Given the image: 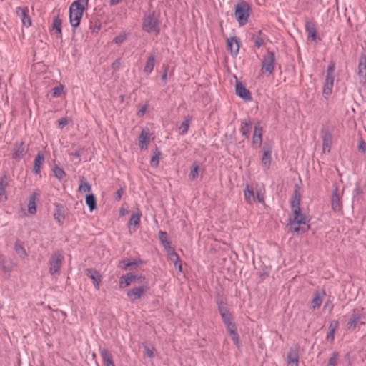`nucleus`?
<instances>
[{
	"mask_svg": "<svg viewBox=\"0 0 366 366\" xmlns=\"http://www.w3.org/2000/svg\"><path fill=\"white\" fill-rule=\"evenodd\" d=\"M257 201L259 202V203H264V195L262 192H257Z\"/></svg>",
	"mask_w": 366,
	"mask_h": 366,
	"instance_id": "60",
	"label": "nucleus"
},
{
	"mask_svg": "<svg viewBox=\"0 0 366 366\" xmlns=\"http://www.w3.org/2000/svg\"><path fill=\"white\" fill-rule=\"evenodd\" d=\"M44 156L41 153L39 152L35 158V160H34V169H33V171H34V173L38 174L40 173V167H41V164L42 163V162L44 161Z\"/></svg>",
	"mask_w": 366,
	"mask_h": 366,
	"instance_id": "33",
	"label": "nucleus"
},
{
	"mask_svg": "<svg viewBox=\"0 0 366 366\" xmlns=\"http://www.w3.org/2000/svg\"><path fill=\"white\" fill-rule=\"evenodd\" d=\"M169 259H170L171 261L173 262V263H174L175 267H177V264L179 263H180L179 257L178 256V254L177 253H175L174 254H173L171 257H169Z\"/></svg>",
	"mask_w": 366,
	"mask_h": 366,
	"instance_id": "52",
	"label": "nucleus"
},
{
	"mask_svg": "<svg viewBox=\"0 0 366 366\" xmlns=\"http://www.w3.org/2000/svg\"><path fill=\"white\" fill-rule=\"evenodd\" d=\"M8 187V177L4 175L0 178V201L7 199L6 189Z\"/></svg>",
	"mask_w": 366,
	"mask_h": 366,
	"instance_id": "22",
	"label": "nucleus"
},
{
	"mask_svg": "<svg viewBox=\"0 0 366 366\" xmlns=\"http://www.w3.org/2000/svg\"><path fill=\"white\" fill-rule=\"evenodd\" d=\"M362 193V189L360 188V185L358 184H357L356 186H355V189L353 191L354 198L356 196L360 195Z\"/></svg>",
	"mask_w": 366,
	"mask_h": 366,
	"instance_id": "57",
	"label": "nucleus"
},
{
	"mask_svg": "<svg viewBox=\"0 0 366 366\" xmlns=\"http://www.w3.org/2000/svg\"><path fill=\"white\" fill-rule=\"evenodd\" d=\"M68 119L66 117L61 118L58 121L59 127L63 128L68 124Z\"/></svg>",
	"mask_w": 366,
	"mask_h": 366,
	"instance_id": "58",
	"label": "nucleus"
},
{
	"mask_svg": "<svg viewBox=\"0 0 366 366\" xmlns=\"http://www.w3.org/2000/svg\"><path fill=\"white\" fill-rule=\"evenodd\" d=\"M149 287L146 285H143L140 287H136L129 290L127 292V295L132 302H134L137 300L140 299L142 295L148 290Z\"/></svg>",
	"mask_w": 366,
	"mask_h": 366,
	"instance_id": "7",
	"label": "nucleus"
},
{
	"mask_svg": "<svg viewBox=\"0 0 366 366\" xmlns=\"http://www.w3.org/2000/svg\"><path fill=\"white\" fill-rule=\"evenodd\" d=\"M53 171L54 176L60 180L62 179L66 175L65 172L60 167H55Z\"/></svg>",
	"mask_w": 366,
	"mask_h": 366,
	"instance_id": "39",
	"label": "nucleus"
},
{
	"mask_svg": "<svg viewBox=\"0 0 366 366\" xmlns=\"http://www.w3.org/2000/svg\"><path fill=\"white\" fill-rule=\"evenodd\" d=\"M15 251L21 258H24L26 256V250L19 242H16L15 244Z\"/></svg>",
	"mask_w": 366,
	"mask_h": 366,
	"instance_id": "36",
	"label": "nucleus"
},
{
	"mask_svg": "<svg viewBox=\"0 0 366 366\" xmlns=\"http://www.w3.org/2000/svg\"><path fill=\"white\" fill-rule=\"evenodd\" d=\"M338 356H339L338 352H333L332 356L329 359L327 366H336Z\"/></svg>",
	"mask_w": 366,
	"mask_h": 366,
	"instance_id": "44",
	"label": "nucleus"
},
{
	"mask_svg": "<svg viewBox=\"0 0 366 366\" xmlns=\"http://www.w3.org/2000/svg\"><path fill=\"white\" fill-rule=\"evenodd\" d=\"M164 249H165V250H166L169 257L176 253V252L174 249V248L172 247L170 242L168 243V244L164 245Z\"/></svg>",
	"mask_w": 366,
	"mask_h": 366,
	"instance_id": "48",
	"label": "nucleus"
},
{
	"mask_svg": "<svg viewBox=\"0 0 366 366\" xmlns=\"http://www.w3.org/2000/svg\"><path fill=\"white\" fill-rule=\"evenodd\" d=\"M148 108V104H144L137 112V114L138 117H142L145 114L147 109Z\"/></svg>",
	"mask_w": 366,
	"mask_h": 366,
	"instance_id": "54",
	"label": "nucleus"
},
{
	"mask_svg": "<svg viewBox=\"0 0 366 366\" xmlns=\"http://www.w3.org/2000/svg\"><path fill=\"white\" fill-rule=\"evenodd\" d=\"M357 322V318L354 317L350 320V321L348 322V327H355Z\"/></svg>",
	"mask_w": 366,
	"mask_h": 366,
	"instance_id": "61",
	"label": "nucleus"
},
{
	"mask_svg": "<svg viewBox=\"0 0 366 366\" xmlns=\"http://www.w3.org/2000/svg\"><path fill=\"white\" fill-rule=\"evenodd\" d=\"M79 191L81 193L89 192L91 191V185L86 180L82 179L79 187Z\"/></svg>",
	"mask_w": 366,
	"mask_h": 366,
	"instance_id": "37",
	"label": "nucleus"
},
{
	"mask_svg": "<svg viewBox=\"0 0 366 366\" xmlns=\"http://www.w3.org/2000/svg\"><path fill=\"white\" fill-rule=\"evenodd\" d=\"M16 14L24 26L29 27L31 26V19L29 15V9L27 7H17Z\"/></svg>",
	"mask_w": 366,
	"mask_h": 366,
	"instance_id": "8",
	"label": "nucleus"
},
{
	"mask_svg": "<svg viewBox=\"0 0 366 366\" xmlns=\"http://www.w3.org/2000/svg\"><path fill=\"white\" fill-rule=\"evenodd\" d=\"M136 279L137 276L131 273L121 276L119 282V288H124L129 286Z\"/></svg>",
	"mask_w": 366,
	"mask_h": 366,
	"instance_id": "17",
	"label": "nucleus"
},
{
	"mask_svg": "<svg viewBox=\"0 0 366 366\" xmlns=\"http://www.w3.org/2000/svg\"><path fill=\"white\" fill-rule=\"evenodd\" d=\"M333 86L334 84L325 81L322 89V94L325 98H328V97L332 93Z\"/></svg>",
	"mask_w": 366,
	"mask_h": 366,
	"instance_id": "35",
	"label": "nucleus"
},
{
	"mask_svg": "<svg viewBox=\"0 0 366 366\" xmlns=\"http://www.w3.org/2000/svg\"><path fill=\"white\" fill-rule=\"evenodd\" d=\"M332 207L333 210L339 211L341 208L340 197L338 195V188L335 187L332 196Z\"/></svg>",
	"mask_w": 366,
	"mask_h": 366,
	"instance_id": "23",
	"label": "nucleus"
},
{
	"mask_svg": "<svg viewBox=\"0 0 366 366\" xmlns=\"http://www.w3.org/2000/svg\"><path fill=\"white\" fill-rule=\"evenodd\" d=\"M86 203L89 207L90 211H93L97 207V202L94 194H89L86 197Z\"/></svg>",
	"mask_w": 366,
	"mask_h": 366,
	"instance_id": "34",
	"label": "nucleus"
},
{
	"mask_svg": "<svg viewBox=\"0 0 366 366\" xmlns=\"http://www.w3.org/2000/svg\"><path fill=\"white\" fill-rule=\"evenodd\" d=\"M307 221V217L302 214L300 211L297 213L292 212V217L290 219V229L292 232H299L300 231L305 232V227H300V226L306 225Z\"/></svg>",
	"mask_w": 366,
	"mask_h": 366,
	"instance_id": "4",
	"label": "nucleus"
},
{
	"mask_svg": "<svg viewBox=\"0 0 366 366\" xmlns=\"http://www.w3.org/2000/svg\"><path fill=\"white\" fill-rule=\"evenodd\" d=\"M335 70V65L334 63H331L327 67V74H326L325 81L334 84Z\"/></svg>",
	"mask_w": 366,
	"mask_h": 366,
	"instance_id": "28",
	"label": "nucleus"
},
{
	"mask_svg": "<svg viewBox=\"0 0 366 366\" xmlns=\"http://www.w3.org/2000/svg\"><path fill=\"white\" fill-rule=\"evenodd\" d=\"M226 327H227V329L228 332H229V334H233V333L237 332V327H236L234 322H232V324H228Z\"/></svg>",
	"mask_w": 366,
	"mask_h": 366,
	"instance_id": "51",
	"label": "nucleus"
},
{
	"mask_svg": "<svg viewBox=\"0 0 366 366\" xmlns=\"http://www.w3.org/2000/svg\"><path fill=\"white\" fill-rule=\"evenodd\" d=\"M244 195L245 201L249 204H252L254 200V189L252 186L247 184L246 187L244 190Z\"/></svg>",
	"mask_w": 366,
	"mask_h": 366,
	"instance_id": "24",
	"label": "nucleus"
},
{
	"mask_svg": "<svg viewBox=\"0 0 366 366\" xmlns=\"http://www.w3.org/2000/svg\"><path fill=\"white\" fill-rule=\"evenodd\" d=\"M159 239L163 246L168 244V243L170 242L167 238V232L163 231L159 232Z\"/></svg>",
	"mask_w": 366,
	"mask_h": 366,
	"instance_id": "41",
	"label": "nucleus"
},
{
	"mask_svg": "<svg viewBox=\"0 0 366 366\" xmlns=\"http://www.w3.org/2000/svg\"><path fill=\"white\" fill-rule=\"evenodd\" d=\"M325 295L324 291L317 292L315 295L311 303L313 310H316L320 307Z\"/></svg>",
	"mask_w": 366,
	"mask_h": 366,
	"instance_id": "27",
	"label": "nucleus"
},
{
	"mask_svg": "<svg viewBox=\"0 0 366 366\" xmlns=\"http://www.w3.org/2000/svg\"><path fill=\"white\" fill-rule=\"evenodd\" d=\"M142 29L147 33H159V26L157 19L154 16V13H149L143 19Z\"/></svg>",
	"mask_w": 366,
	"mask_h": 366,
	"instance_id": "5",
	"label": "nucleus"
},
{
	"mask_svg": "<svg viewBox=\"0 0 366 366\" xmlns=\"http://www.w3.org/2000/svg\"><path fill=\"white\" fill-rule=\"evenodd\" d=\"M26 150L24 142H16L12 152V158L15 159H21L26 154Z\"/></svg>",
	"mask_w": 366,
	"mask_h": 366,
	"instance_id": "12",
	"label": "nucleus"
},
{
	"mask_svg": "<svg viewBox=\"0 0 366 366\" xmlns=\"http://www.w3.org/2000/svg\"><path fill=\"white\" fill-rule=\"evenodd\" d=\"M54 219L58 223L61 224L64 220V216L62 213L58 212L54 214Z\"/></svg>",
	"mask_w": 366,
	"mask_h": 366,
	"instance_id": "50",
	"label": "nucleus"
},
{
	"mask_svg": "<svg viewBox=\"0 0 366 366\" xmlns=\"http://www.w3.org/2000/svg\"><path fill=\"white\" fill-rule=\"evenodd\" d=\"M199 174V167L197 165L194 166L189 173V178L191 179H195Z\"/></svg>",
	"mask_w": 366,
	"mask_h": 366,
	"instance_id": "46",
	"label": "nucleus"
},
{
	"mask_svg": "<svg viewBox=\"0 0 366 366\" xmlns=\"http://www.w3.org/2000/svg\"><path fill=\"white\" fill-rule=\"evenodd\" d=\"M121 65V60L119 59L114 61L112 64V68L114 70H117Z\"/></svg>",
	"mask_w": 366,
	"mask_h": 366,
	"instance_id": "62",
	"label": "nucleus"
},
{
	"mask_svg": "<svg viewBox=\"0 0 366 366\" xmlns=\"http://www.w3.org/2000/svg\"><path fill=\"white\" fill-rule=\"evenodd\" d=\"M61 24L62 22L59 15L54 18L52 28L58 37L61 36Z\"/></svg>",
	"mask_w": 366,
	"mask_h": 366,
	"instance_id": "30",
	"label": "nucleus"
},
{
	"mask_svg": "<svg viewBox=\"0 0 366 366\" xmlns=\"http://www.w3.org/2000/svg\"><path fill=\"white\" fill-rule=\"evenodd\" d=\"M64 261V256L59 251L55 252L49 261V272L51 275L59 274L61 264Z\"/></svg>",
	"mask_w": 366,
	"mask_h": 366,
	"instance_id": "6",
	"label": "nucleus"
},
{
	"mask_svg": "<svg viewBox=\"0 0 366 366\" xmlns=\"http://www.w3.org/2000/svg\"><path fill=\"white\" fill-rule=\"evenodd\" d=\"M38 200V194L33 193L30 197L28 204V212L34 214L36 212V201Z\"/></svg>",
	"mask_w": 366,
	"mask_h": 366,
	"instance_id": "26",
	"label": "nucleus"
},
{
	"mask_svg": "<svg viewBox=\"0 0 366 366\" xmlns=\"http://www.w3.org/2000/svg\"><path fill=\"white\" fill-rule=\"evenodd\" d=\"M141 213L139 212L133 214L129 219L130 224H134V226H137L139 224L140 222V217H141Z\"/></svg>",
	"mask_w": 366,
	"mask_h": 366,
	"instance_id": "38",
	"label": "nucleus"
},
{
	"mask_svg": "<svg viewBox=\"0 0 366 366\" xmlns=\"http://www.w3.org/2000/svg\"><path fill=\"white\" fill-rule=\"evenodd\" d=\"M338 327V322L333 320L330 322L329 326V330L335 332Z\"/></svg>",
	"mask_w": 366,
	"mask_h": 366,
	"instance_id": "55",
	"label": "nucleus"
},
{
	"mask_svg": "<svg viewBox=\"0 0 366 366\" xmlns=\"http://www.w3.org/2000/svg\"><path fill=\"white\" fill-rule=\"evenodd\" d=\"M359 81L362 84L366 82V59L360 58L358 65Z\"/></svg>",
	"mask_w": 366,
	"mask_h": 366,
	"instance_id": "14",
	"label": "nucleus"
},
{
	"mask_svg": "<svg viewBox=\"0 0 366 366\" xmlns=\"http://www.w3.org/2000/svg\"><path fill=\"white\" fill-rule=\"evenodd\" d=\"M221 316L226 326L228 324H232V322H234L233 317L229 312L227 313H223L222 315Z\"/></svg>",
	"mask_w": 366,
	"mask_h": 366,
	"instance_id": "42",
	"label": "nucleus"
},
{
	"mask_svg": "<svg viewBox=\"0 0 366 366\" xmlns=\"http://www.w3.org/2000/svg\"><path fill=\"white\" fill-rule=\"evenodd\" d=\"M236 94L245 101L252 100L251 94L242 83H237L235 86Z\"/></svg>",
	"mask_w": 366,
	"mask_h": 366,
	"instance_id": "13",
	"label": "nucleus"
},
{
	"mask_svg": "<svg viewBox=\"0 0 366 366\" xmlns=\"http://www.w3.org/2000/svg\"><path fill=\"white\" fill-rule=\"evenodd\" d=\"M251 127H252V121H251L250 118L247 117V118L244 119L242 123V126L240 128V132L242 133V136L245 137L246 138H249Z\"/></svg>",
	"mask_w": 366,
	"mask_h": 366,
	"instance_id": "21",
	"label": "nucleus"
},
{
	"mask_svg": "<svg viewBox=\"0 0 366 366\" xmlns=\"http://www.w3.org/2000/svg\"><path fill=\"white\" fill-rule=\"evenodd\" d=\"M251 12V6L245 1L238 2L235 6L234 17L239 26L247 24Z\"/></svg>",
	"mask_w": 366,
	"mask_h": 366,
	"instance_id": "2",
	"label": "nucleus"
},
{
	"mask_svg": "<svg viewBox=\"0 0 366 366\" xmlns=\"http://www.w3.org/2000/svg\"><path fill=\"white\" fill-rule=\"evenodd\" d=\"M100 355L104 366H115L112 360V356L107 349H100Z\"/></svg>",
	"mask_w": 366,
	"mask_h": 366,
	"instance_id": "18",
	"label": "nucleus"
},
{
	"mask_svg": "<svg viewBox=\"0 0 366 366\" xmlns=\"http://www.w3.org/2000/svg\"><path fill=\"white\" fill-rule=\"evenodd\" d=\"M262 142V129L259 124L254 126L253 134V144L259 147Z\"/></svg>",
	"mask_w": 366,
	"mask_h": 366,
	"instance_id": "19",
	"label": "nucleus"
},
{
	"mask_svg": "<svg viewBox=\"0 0 366 366\" xmlns=\"http://www.w3.org/2000/svg\"><path fill=\"white\" fill-rule=\"evenodd\" d=\"M322 147L325 152H330L332 144V136L329 131L322 132Z\"/></svg>",
	"mask_w": 366,
	"mask_h": 366,
	"instance_id": "16",
	"label": "nucleus"
},
{
	"mask_svg": "<svg viewBox=\"0 0 366 366\" xmlns=\"http://www.w3.org/2000/svg\"><path fill=\"white\" fill-rule=\"evenodd\" d=\"M189 127V121L188 119L184 120L179 127L180 133L182 134H185L188 131Z\"/></svg>",
	"mask_w": 366,
	"mask_h": 366,
	"instance_id": "43",
	"label": "nucleus"
},
{
	"mask_svg": "<svg viewBox=\"0 0 366 366\" xmlns=\"http://www.w3.org/2000/svg\"><path fill=\"white\" fill-rule=\"evenodd\" d=\"M227 47L229 49L232 56H237L239 51L240 41L236 36L227 39Z\"/></svg>",
	"mask_w": 366,
	"mask_h": 366,
	"instance_id": "11",
	"label": "nucleus"
},
{
	"mask_svg": "<svg viewBox=\"0 0 366 366\" xmlns=\"http://www.w3.org/2000/svg\"><path fill=\"white\" fill-rule=\"evenodd\" d=\"M122 264H124V269H129L130 267H137L139 264L137 261H132V262L122 261V262H120L119 267H122L121 266Z\"/></svg>",
	"mask_w": 366,
	"mask_h": 366,
	"instance_id": "45",
	"label": "nucleus"
},
{
	"mask_svg": "<svg viewBox=\"0 0 366 366\" xmlns=\"http://www.w3.org/2000/svg\"><path fill=\"white\" fill-rule=\"evenodd\" d=\"M167 72H168V67L167 66H164V73L162 76V80L164 81V82H167Z\"/></svg>",
	"mask_w": 366,
	"mask_h": 366,
	"instance_id": "64",
	"label": "nucleus"
},
{
	"mask_svg": "<svg viewBox=\"0 0 366 366\" xmlns=\"http://www.w3.org/2000/svg\"><path fill=\"white\" fill-rule=\"evenodd\" d=\"M88 6V0H76L69 7V20L72 27H77L81 21L83 13Z\"/></svg>",
	"mask_w": 366,
	"mask_h": 366,
	"instance_id": "1",
	"label": "nucleus"
},
{
	"mask_svg": "<svg viewBox=\"0 0 366 366\" xmlns=\"http://www.w3.org/2000/svg\"><path fill=\"white\" fill-rule=\"evenodd\" d=\"M151 134L148 129H142L139 137V145L141 149H147L150 142Z\"/></svg>",
	"mask_w": 366,
	"mask_h": 366,
	"instance_id": "9",
	"label": "nucleus"
},
{
	"mask_svg": "<svg viewBox=\"0 0 366 366\" xmlns=\"http://www.w3.org/2000/svg\"><path fill=\"white\" fill-rule=\"evenodd\" d=\"M261 64V71L262 74L267 76L272 75L276 66V57L272 51H267L262 56Z\"/></svg>",
	"mask_w": 366,
	"mask_h": 366,
	"instance_id": "3",
	"label": "nucleus"
},
{
	"mask_svg": "<svg viewBox=\"0 0 366 366\" xmlns=\"http://www.w3.org/2000/svg\"><path fill=\"white\" fill-rule=\"evenodd\" d=\"M63 89H64V87L62 85H59V86H57L53 88L52 89L53 97H57L60 96V94L62 93Z\"/></svg>",
	"mask_w": 366,
	"mask_h": 366,
	"instance_id": "47",
	"label": "nucleus"
},
{
	"mask_svg": "<svg viewBox=\"0 0 366 366\" xmlns=\"http://www.w3.org/2000/svg\"><path fill=\"white\" fill-rule=\"evenodd\" d=\"M155 62V56L154 54H151L148 58L146 65L144 68V71L146 74H151L154 69Z\"/></svg>",
	"mask_w": 366,
	"mask_h": 366,
	"instance_id": "32",
	"label": "nucleus"
},
{
	"mask_svg": "<svg viewBox=\"0 0 366 366\" xmlns=\"http://www.w3.org/2000/svg\"><path fill=\"white\" fill-rule=\"evenodd\" d=\"M230 335L232 336V340H233V342L235 344V345L237 347H239L241 346V342L239 340V335H238L237 332L233 333V334H230Z\"/></svg>",
	"mask_w": 366,
	"mask_h": 366,
	"instance_id": "49",
	"label": "nucleus"
},
{
	"mask_svg": "<svg viewBox=\"0 0 366 366\" xmlns=\"http://www.w3.org/2000/svg\"><path fill=\"white\" fill-rule=\"evenodd\" d=\"M86 274L92 280L94 286L97 290L99 289L102 276L100 273L92 268H89L85 270Z\"/></svg>",
	"mask_w": 366,
	"mask_h": 366,
	"instance_id": "10",
	"label": "nucleus"
},
{
	"mask_svg": "<svg viewBox=\"0 0 366 366\" xmlns=\"http://www.w3.org/2000/svg\"><path fill=\"white\" fill-rule=\"evenodd\" d=\"M144 350H145V353L146 355L150 357V358H152L153 356H154V354H153V350L152 348L148 347V346H144Z\"/></svg>",
	"mask_w": 366,
	"mask_h": 366,
	"instance_id": "59",
	"label": "nucleus"
},
{
	"mask_svg": "<svg viewBox=\"0 0 366 366\" xmlns=\"http://www.w3.org/2000/svg\"><path fill=\"white\" fill-rule=\"evenodd\" d=\"M150 164L152 167H157L159 164V154H154L150 162Z\"/></svg>",
	"mask_w": 366,
	"mask_h": 366,
	"instance_id": "53",
	"label": "nucleus"
},
{
	"mask_svg": "<svg viewBox=\"0 0 366 366\" xmlns=\"http://www.w3.org/2000/svg\"><path fill=\"white\" fill-rule=\"evenodd\" d=\"M299 353L297 350L291 349L287 356V366H298Z\"/></svg>",
	"mask_w": 366,
	"mask_h": 366,
	"instance_id": "15",
	"label": "nucleus"
},
{
	"mask_svg": "<svg viewBox=\"0 0 366 366\" xmlns=\"http://www.w3.org/2000/svg\"><path fill=\"white\" fill-rule=\"evenodd\" d=\"M266 38L265 34H264L262 31H259L257 34L253 37L255 46L257 48L262 46L265 43Z\"/></svg>",
	"mask_w": 366,
	"mask_h": 366,
	"instance_id": "29",
	"label": "nucleus"
},
{
	"mask_svg": "<svg viewBox=\"0 0 366 366\" xmlns=\"http://www.w3.org/2000/svg\"><path fill=\"white\" fill-rule=\"evenodd\" d=\"M300 196L297 192H295L292 199L291 200V208L292 212L297 213V212H300Z\"/></svg>",
	"mask_w": 366,
	"mask_h": 366,
	"instance_id": "31",
	"label": "nucleus"
},
{
	"mask_svg": "<svg viewBox=\"0 0 366 366\" xmlns=\"http://www.w3.org/2000/svg\"><path fill=\"white\" fill-rule=\"evenodd\" d=\"M127 34L125 32H122L113 39V42L117 44H121L127 39Z\"/></svg>",
	"mask_w": 366,
	"mask_h": 366,
	"instance_id": "40",
	"label": "nucleus"
},
{
	"mask_svg": "<svg viewBox=\"0 0 366 366\" xmlns=\"http://www.w3.org/2000/svg\"><path fill=\"white\" fill-rule=\"evenodd\" d=\"M335 332L329 330L327 335V340L328 341H330L331 342H333L334 338H335Z\"/></svg>",
	"mask_w": 366,
	"mask_h": 366,
	"instance_id": "63",
	"label": "nucleus"
},
{
	"mask_svg": "<svg viewBox=\"0 0 366 366\" xmlns=\"http://www.w3.org/2000/svg\"><path fill=\"white\" fill-rule=\"evenodd\" d=\"M271 154H272V149L270 147H264V152L263 155L262 157V166L266 169H268L270 167L271 164Z\"/></svg>",
	"mask_w": 366,
	"mask_h": 366,
	"instance_id": "20",
	"label": "nucleus"
},
{
	"mask_svg": "<svg viewBox=\"0 0 366 366\" xmlns=\"http://www.w3.org/2000/svg\"><path fill=\"white\" fill-rule=\"evenodd\" d=\"M219 310L221 315H222L223 313L229 312V311L226 307V305L222 302L219 304Z\"/></svg>",
	"mask_w": 366,
	"mask_h": 366,
	"instance_id": "56",
	"label": "nucleus"
},
{
	"mask_svg": "<svg viewBox=\"0 0 366 366\" xmlns=\"http://www.w3.org/2000/svg\"><path fill=\"white\" fill-rule=\"evenodd\" d=\"M305 30L309 36L313 41H316L317 39V30L315 24L311 21H307L305 23Z\"/></svg>",
	"mask_w": 366,
	"mask_h": 366,
	"instance_id": "25",
	"label": "nucleus"
}]
</instances>
